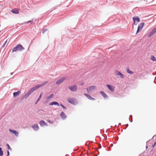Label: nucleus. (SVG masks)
Segmentation results:
<instances>
[{"mask_svg": "<svg viewBox=\"0 0 156 156\" xmlns=\"http://www.w3.org/2000/svg\"><path fill=\"white\" fill-rule=\"evenodd\" d=\"M25 48L21 44H19L14 47L12 50V52H16L17 51H21L24 50Z\"/></svg>", "mask_w": 156, "mask_h": 156, "instance_id": "nucleus-1", "label": "nucleus"}, {"mask_svg": "<svg viewBox=\"0 0 156 156\" xmlns=\"http://www.w3.org/2000/svg\"><path fill=\"white\" fill-rule=\"evenodd\" d=\"M47 83L48 82H44L42 83L37 85L33 87L32 88L34 91L35 90L38 89L39 88L45 85L46 83Z\"/></svg>", "mask_w": 156, "mask_h": 156, "instance_id": "nucleus-2", "label": "nucleus"}, {"mask_svg": "<svg viewBox=\"0 0 156 156\" xmlns=\"http://www.w3.org/2000/svg\"><path fill=\"white\" fill-rule=\"evenodd\" d=\"M67 100L69 103L74 105H75L76 104H77L76 99L73 98H69L67 99Z\"/></svg>", "mask_w": 156, "mask_h": 156, "instance_id": "nucleus-3", "label": "nucleus"}, {"mask_svg": "<svg viewBox=\"0 0 156 156\" xmlns=\"http://www.w3.org/2000/svg\"><path fill=\"white\" fill-rule=\"evenodd\" d=\"M34 92V90L31 88L27 94H26L22 98L21 100H23L24 99H26L30 95V94Z\"/></svg>", "mask_w": 156, "mask_h": 156, "instance_id": "nucleus-4", "label": "nucleus"}, {"mask_svg": "<svg viewBox=\"0 0 156 156\" xmlns=\"http://www.w3.org/2000/svg\"><path fill=\"white\" fill-rule=\"evenodd\" d=\"M133 24L136 25L140 21V19L138 16H135L133 18Z\"/></svg>", "mask_w": 156, "mask_h": 156, "instance_id": "nucleus-5", "label": "nucleus"}, {"mask_svg": "<svg viewBox=\"0 0 156 156\" xmlns=\"http://www.w3.org/2000/svg\"><path fill=\"white\" fill-rule=\"evenodd\" d=\"M68 88L71 91L73 92H76L77 90V86L76 84L74 85L73 86H69Z\"/></svg>", "mask_w": 156, "mask_h": 156, "instance_id": "nucleus-6", "label": "nucleus"}, {"mask_svg": "<svg viewBox=\"0 0 156 156\" xmlns=\"http://www.w3.org/2000/svg\"><path fill=\"white\" fill-rule=\"evenodd\" d=\"M96 87L95 86H92L87 87L86 88V90L88 93H90L93 92Z\"/></svg>", "mask_w": 156, "mask_h": 156, "instance_id": "nucleus-7", "label": "nucleus"}, {"mask_svg": "<svg viewBox=\"0 0 156 156\" xmlns=\"http://www.w3.org/2000/svg\"><path fill=\"white\" fill-rule=\"evenodd\" d=\"M144 23L142 22L138 26L137 30L136 33V34H137L140 31H141L144 25Z\"/></svg>", "mask_w": 156, "mask_h": 156, "instance_id": "nucleus-8", "label": "nucleus"}, {"mask_svg": "<svg viewBox=\"0 0 156 156\" xmlns=\"http://www.w3.org/2000/svg\"><path fill=\"white\" fill-rule=\"evenodd\" d=\"M66 77H63L60 78L56 82V84L57 85L61 84L64 80L66 79Z\"/></svg>", "mask_w": 156, "mask_h": 156, "instance_id": "nucleus-9", "label": "nucleus"}, {"mask_svg": "<svg viewBox=\"0 0 156 156\" xmlns=\"http://www.w3.org/2000/svg\"><path fill=\"white\" fill-rule=\"evenodd\" d=\"M156 33V27L154 28L148 35V37H149L153 35Z\"/></svg>", "mask_w": 156, "mask_h": 156, "instance_id": "nucleus-10", "label": "nucleus"}, {"mask_svg": "<svg viewBox=\"0 0 156 156\" xmlns=\"http://www.w3.org/2000/svg\"><path fill=\"white\" fill-rule=\"evenodd\" d=\"M9 131L12 134H14L16 137L18 136L19 133L18 131L13 130L10 129H9Z\"/></svg>", "mask_w": 156, "mask_h": 156, "instance_id": "nucleus-11", "label": "nucleus"}, {"mask_svg": "<svg viewBox=\"0 0 156 156\" xmlns=\"http://www.w3.org/2000/svg\"><path fill=\"white\" fill-rule=\"evenodd\" d=\"M107 86L111 91L113 92L114 91V87L109 84H107Z\"/></svg>", "mask_w": 156, "mask_h": 156, "instance_id": "nucleus-12", "label": "nucleus"}, {"mask_svg": "<svg viewBox=\"0 0 156 156\" xmlns=\"http://www.w3.org/2000/svg\"><path fill=\"white\" fill-rule=\"evenodd\" d=\"M100 93L101 94V95L103 96L105 99L108 98V96L104 91H101L100 92Z\"/></svg>", "mask_w": 156, "mask_h": 156, "instance_id": "nucleus-13", "label": "nucleus"}, {"mask_svg": "<svg viewBox=\"0 0 156 156\" xmlns=\"http://www.w3.org/2000/svg\"><path fill=\"white\" fill-rule=\"evenodd\" d=\"M39 124L41 126H48V124L46 122H45L43 120H41L39 122Z\"/></svg>", "mask_w": 156, "mask_h": 156, "instance_id": "nucleus-14", "label": "nucleus"}, {"mask_svg": "<svg viewBox=\"0 0 156 156\" xmlns=\"http://www.w3.org/2000/svg\"><path fill=\"white\" fill-rule=\"evenodd\" d=\"M32 127L35 131H37L39 129V127L37 124H35L32 126Z\"/></svg>", "mask_w": 156, "mask_h": 156, "instance_id": "nucleus-15", "label": "nucleus"}, {"mask_svg": "<svg viewBox=\"0 0 156 156\" xmlns=\"http://www.w3.org/2000/svg\"><path fill=\"white\" fill-rule=\"evenodd\" d=\"M20 93L21 92L20 90L15 92L13 93V96L14 98H16L17 96L19 95Z\"/></svg>", "mask_w": 156, "mask_h": 156, "instance_id": "nucleus-16", "label": "nucleus"}, {"mask_svg": "<svg viewBox=\"0 0 156 156\" xmlns=\"http://www.w3.org/2000/svg\"><path fill=\"white\" fill-rule=\"evenodd\" d=\"M116 74L119 76H120V77L121 78H124V75L122 73H121L120 72L118 71H116Z\"/></svg>", "mask_w": 156, "mask_h": 156, "instance_id": "nucleus-17", "label": "nucleus"}, {"mask_svg": "<svg viewBox=\"0 0 156 156\" xmlns=\"http://www.w3.org/2000/svg\"><path fill=\"white\" fill-rule=\"evenodd\" d=\"M60 116L63 119H65L67 117L66 115L63 112H62L60 114Z\"/></svg>", "mask_w": 156, "mask_h": 156, "instance_id": "nucleus-18", "label": "nucleus"}, {"mask_svg": "<svg viewBox=\"0 0 156 156\" xmlns=\"http://www.w3.org/2000/svg\"><path fill=\"white\" fill-rule=\"evenodd\" d=\"M49 105H56L58 106H59V103L56 101H53L52 102H51L49 103Z\"/></svg>", "mask_w": 156, "mask_h": 156, "instance_id": "nucleus-19", "label": "nucleus"}, {"mask_svg": "<svg viewBox=\"0 0 156 156\" xmlns=\"http://www.w3.org/2000/svg\"><path fill=\"white\" fill-rule=\"evenodd\" d=\"M11 12L13 13L17 14L19 13V11L18 9H13L11 10Z\"/></svg>", "mask_w": 156, "mask_h": 156, "instance_id": "nucleus-20", "label": "nucleus"}, {"mask_svg": "<svg viewBox=\"0 0 156 156\" xmlns=\"http://www.w3.org/2000/svg\"><path fill=\"white\" fill-rule=\"evenodd\" d=\"M84 95L86 96L89 100H90L92 98V97L89 94H84Z\"/></svg>", "mask_w": 156, "mask_h": 156, "instance_id": "nucleus-21", "label": "nucleus"}, {"mask_svg": "<svg viewBox=\"0 0 156 156\" xmlns=\"http://www.w3.org/2000/svg\"><path fill=\"white\" fill-rule=\"evenodd\" d=\"M53 96V94H51L50 95H49V96L47 97V99L48 100L52 98Z\"/></svg>", "mask_w": 156, "mask_h": 156, "instance_id": "nucleus-22", "label": "nucleus"}, {"mask_svg": "<svg viewBox=\"0 0 156 156\" xmlns=\"http://www.w3.org/2000/svg\"><path fill=\"white\" fill-rule=\"evenodd\" d=\"M151 59L153 61H156V58L154 56H151Z\"/></svg>", "mask_w": 156, "mask_h": 156, "instance_id": "nucleus-23", "label": "nucleus"}, {"mask_svg": "<svg viewBox=\"0 0 156 156\" xmlns=\"http://www.w3.org/2000/svg\"><path fill=\"white\" fill-rule=\"evenodd\" d=\"M3 153L2 149L0 147V156H2L3 155Z\"/></svg>", "mask_w": 156, "mask_h": 156, "instance_id": "nucleus-24", "label": "nucleus"}, {"mask_svg": "<svg viewBox=\"0 0 156 156\" xmlns=\"http://www.w3.org/2000/svg\"><path fill=\"white\" fill-rule=\"evenodd\" d=\"M126 71L127 73H129L130 74H132L133 73V72L132 71L130 70L129 69H127Z\"/></svg>", "mask_w": 156, "mask_h": 156, "instance_id": "nucleus-25", "label": "nucleus"}, {"mask_svg": "<svg viewBox=\"0 0 156 156\" xmlns=\"http://www.w3.org/2000/svg\"><path fill=\"white\" fill-rule=\"evenodd\" d=\"M60 105L64 109H66V108L62 104H60Z\"/></svg>", "mask_w": 156, "mask_h": 156, "instance_id": "nucleus-26", "label": "nucleus"}, {"mask_svg": "<svg viewBox=\"0 0 156 156\" xmlns=\"http://www.w3.org/2000/svg\"><path fill=\"white\" fill-rule=\"evenodd\" d=\"M42 95V93H41L39 97H38V98L37 100L38 101H39L41 98Z\"/></svg>", "mask_w": 156, "mask_h": 156, "instance_id": "nucleus-27", "label": "nucleus"}, {"mask_svg": "<svg viewBox=\"0 0 156 156\" xmlns=\"http://www.w3.org/2000/svg\"><path fill=\"white\" fill-rule=\"evenodd\" d=\"M6 146L8 148L9 150H11L12 149L10 147L9 145V144H6Z\"/></svg>", "mask_w": 156, "mask_h": 156, "instance_id": "nucleus-28", "label": "nucleus"}, {"mask_svg": "<svg viewBox=\"0 0 156 156\" xmlns=\"http://www.w3.org/2000/svg\"><path fill=\"white\" fill-rule=\"evenodd\" d=\"M48 30V29H44L42 31L43 33L44 34L45 32L46 31H47Z\"/></svg>", "mask_w": 156, "mask_h": 156, "instance_id": "nucleus-29", "label": "nucleus"}, {"mask_svg": "<svg viewBox=\"0 0 156 156\" xmlns=\"http://www.w3.org/2000/svg\"><path fill=\"white\" fill-rule=\"evenodd\" d=\"M7 40H6V41L3 44V45H2V48H4V47H5V45L6 44V43H7Z\"/></svg>", "mask_w": 156, "mask_h": 156, "instance_id": "nucleus-30", "label": "nucleus"}, {"mask_svg": "<svg viewBox=\"0 0 156 156\" xmlns=\"http://www.w3.org/2000/svg\"><path fill=\"white\" fill-rule=\"evenodd\" d=\"M7 156H9V152L8 150L7 151Z\"/></svg>", "mask_w": 156, "mask_h": 156, "instance_id": "nucleus-31", "label": "nucleus"}, {"mask_svg": "<svg viewBox=\"0 0 156 156\" xmlns=\"http://www.w3.org/2000/svg\"><path fill=\"white\" fill-rule=\"evenodd\" d=\"M156 141L155 142L154 144L153 145L152 147H154L156 145Z\"/></svg>", "mask_w": 156, "mask_h": 156, "instance_id": "nucleus-32", "label": "nucleus"}, {"mask_svg": "<svg viewBox=\"0 0 156 156\" xmlns=\"http://www.w3.org/2000/svg\"><path fill=\"white\" fill-rule=\"evenodd\" d=\"M27 23H32V21L30 20L28 21Z\"/></svg>", "mask_w": 156, "mask_h": 156, "instance_id": "nucleus-33", "label": "nucleus"}, {"mask_svg": "<svg viewBox=\"0 0 156 156\" xmlns=\"http://www.w3.org/2000/svg\"><path fill=\"white\" fill-rule=\"evenodd\" d=\"M48 122H49V123H50L51 124H52L53 123V122L52 121H51L50 120H48Z\"/></svg>", "mask_w": 156, "mask_h": 156, "instance_id": "nucleus-34", "label": "nucleus"}, {"mask_svg": "<svg viewBox=\"0 0 156 156\" xmlns=\"http://www.w3.org/2000/svg\"><path fill=\"white\" fill-rule=\"evenodd\" d=\"M129 121L130 122H132L133 121V119H132V118H131V119H130L129 118Z\"/></svg>", "mask_w": 156, "mask_h": 156, "instance_id": "nucleus-35", "label": "nucleus"}, {"mask_svg": "<svg viewBox=\"0 0 156 156\" xmlns=\"http://www.w3.org/2000/svg\"><path fill=\"white\" fill-rule=\"evenodd\" d=\"M39 101H38V100H37V101L35 103V105H36L37 104V102Z\"/></svg>", "mask_w": 156, "mask_h": 156, "instance_id": "nucleus-36", "label": "nucleus"}, {"mask_svg": "<svg viewBox=\"0 0 156 156\" xmlns=\"http://www.w3.org/2000/svg\"><path fill=\"white\" fill-rule=\"evenodd\" d=\"M126 128L128 126V124H126Z\"/></svg>", "mask_w": 156, "mask_h": 156, "instance_id": "nucleus-37", "label": "nucleus"}, {"mask_svg": "<svg viewBox=\"0 0 156 156\" xmlns=\"http://www.w3.org/2000/svg\"><path fill=\"white\" fill-rule=\"evenodd\" d=\"M130 117H131L132 118V116L131 115H130L129 118H130Z\"/></svg>", "mask_w": 156, "mask_h": 156, "instance_id": "nucleus-38", "label": "nucleus"}, {"mask_svg": "<svg viewBox=\"0 0 156 156\" xmlns=\"http://www.w3.org/2000/svg\"><path fill=\"white\" fill-rule=\"evenodd\" d=\"M90 100H95V99L94 98H91V99Z\"/></svg>", "mask_w": 156, "mask_h": 156, "instance_id": "nucleus-39", "label": "nucleus"}, {"mask_svg": "<svg viewBox=\"0 0 156 156\" xmlns=\"http://www.w3.org/2000/svg\"><path fill=\"white\" fill-rule=\"evenodd\" d=\"M13 74V73H10V75H12Z\"/></svg>", "mask_w": 156, "mask_h": 156, "instance_id": "nucleus-40", "label": "nucleus"}, {"mask_svg": "<svg viewBox=\"0 0 156 156\" xmlns=\"http://www.w3.org/2000/svg\"><path fill=\"white\" fill-rule=\"evenodd\" d=\"M83 83H82L81 84V85H83Z\"/></svg>", "mask_w": 156, "mask_h": 156, "instance_id": "nucleus-41", "label": "nucleus"}, {"mask_svg": "<svg viewBox=\"0 0 156 156\" xmlns=\"http://www.w3.org/2000/svg\"><path fill=\"white\" fill-rule=\"evenodd\" d=\"M121 123H119V125H121Z\"/></svg>", "mask_w": 156, "mask_h": 156, "instance_id": "nucleus-42", "label": "nucleus"}, {"mask_svg": "<svg viewBox=\"0 0 156 156\" xmlns=\"http://www.w3.org/2000/svg\"><path fill=\"white\" fill-rule=\"evenodd\" d=\"M147 147H148L147 146H146V148H147Z\"/></svg>", "mask_w": 156, "mask_h": 156, "instance_id": "nucleus-43", "label": "nucleus"}]
</instances>
